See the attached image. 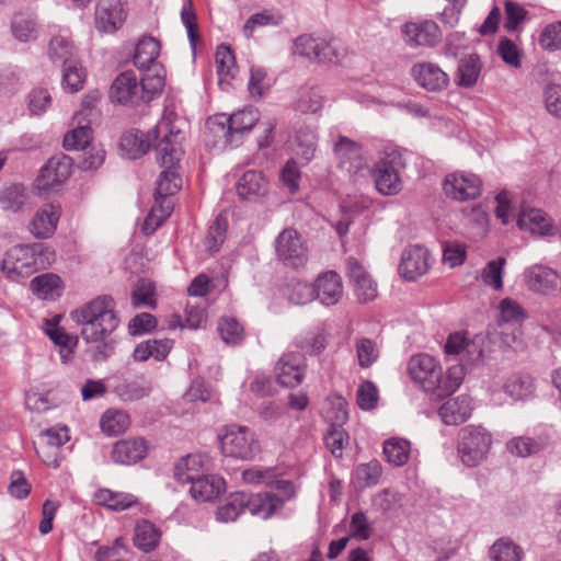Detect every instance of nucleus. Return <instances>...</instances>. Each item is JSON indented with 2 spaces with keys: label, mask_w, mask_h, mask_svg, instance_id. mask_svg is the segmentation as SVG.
<instances>
[{
  "label": "nucleus",
  "mask_w": 561,
  "mask_h": 561,
  "mask_svg": "<svg viewBox=\"0 0 561 561\" xmlns=\"http://www.w3.org/2000/svg\"><path fill=\"white\" fill-rule=\"evenodd\" d=\"M186 125L184 119L165 107L162 118L152 128L156 139H162L156 145L157 159L163 168L157 182L154 202H169L168 197L174 195L182 186V178L178 172L179 162L183 154L182 141L184 139L183 128Z\"/></svg>",
  "instance_id": "obj_1"
},
{
  "label": "nucleus",
  "mask_w": 561,
  "mask_h": 561,
  "mask_svg": "<svg viewBox=\"0 0 561 561\" xmlns=\"http://www.w3.org/2000/svg\"><path fill=\"white\" fill-rule=\"evenodd\" d=\"M70 317L81 327V336L84 342L98 344L93 354L95 360L111 356L114 351V341L110 336L119 324L112 297L100 296L71 311Z\"/></svg>",
  "instance_id": "obj_2"
},
{
  "label": "nucleus",
  "mask_w": 561,
  "mask_h": 561,
  "mask_svg": "<svg viewBox=\"0 0 561 561\" xmlns=\"http://www.w3.org/2000/svg\"><path fill=\"white\" fill-rule=\"evenodd\" d=\"M407 371L414 385L436 399L453 394L465 377L462 365H453L444 373L439 362L428 354L413 355L408 362Z\"/></svg>",
  "instance_id": "obj_3"
},
{
  "label": "nucleus",
  "mask_w": 561,
  "mask_h": 561,
  "mask_svg": "<svg viewBox=\"0 0 561 561\" xmlns=\"http://www.w3.org/2000/svg\"><path fill=\"white\" fill-rule=\"evenodd\" d=\"M47 252L42 244H16L5 252L1 271L9 280L22 282L45 267L42 255Z\"/></svg>",
  "instance_id": "obj_4"
},
{
  "label": "nucleus",
  "mask_w": 561,
  "mask_h": 561,
  "mask_svg": "<svg viewBox=\"0 0 561 561\" xmlns=\"http://www.w3.org/2000/svg\"><path fill=\"white\" fill-rule=\"evenodd\" d=\"M259 122V113L253 108L238 111L230 116L220 114L207 122V128L226 145L239 146Z\"/></svg>",
  "instance_id": "obj_5"
},
{
  "label": "nucleus",
  "mask_w": 561,
  "mask_h": 561,
  "mask_svg": "<svg viewBox=\"0 0 561 561\" xmlns=\"http://www.w3.org/2000/svg\"><path fill=\"white\" fill-rule=\"evenodd\" d=\"M224 456L249 461L260 453V443L255 433L248 426L230 424L220 430L218 435Z\"/></svg>",
  "instance_id": "obj_6"
},
{
  "label": "nucleus",
  "mask_w": 561,
  "mask_h": 561,
  "mask_svg": "<svg viewBox=\"0 0 561 561\" xmlns=\"http://www.w3.org/2000/svg\"><path fill=\"white\" fill-rule=\"evenodd\" d=\"M160 55V43L151 36H144L136 45L134 65L144 72L147 79V87L153 91H162L165 84V69L158 61Z\"/></svg>",
  "instance_id": "obj_7"
},
{
  "label": "nucleus",
  "mask_w": 561,
  "mask_h": 561,
  "mask_svg": "<svg viewBox=\"0 0 561 561\" xmlns=\"http://www.w3.org/2000/svg\"><path fill=\"white\" fill-rule=\"evenodd\" d=\"M492 446V435L482 426L467 425L458 432L457 451L461 462L476 467L488 456Z\"/></svg>",
  "instance_id": "obj_8"
},
{
  "label": "nucleus",
  "mask_w": 561,
  "mask_h": 561,
  "mask_svg": "<svg viewBox=\"0 0 561 561\" xmlns=\"http://www.w3.org/2000/svg\"><path fill=\"white\" fill-rule=\"evenodd\" d=\"M147 85L145 77L138 82L133 71H124L112 83L110 99L112 102L130 106L138 105L141 102L148 103L162 91H153Z\"/></svg>",
  "instance_id": "obj_9"
},
{
  "label": "nucleus",
  "mask_w": 561,
  "mask_h": 561,
  "mask_svg": "<svg viewBox=\"0 0 561 561\" xmlns=\"http://www.w3.org/2000/svg\"><path fill=\"white\" fill-rule=\"evenodd\" d=\"M404 168L402 157L397 151L386 152L375 165L366 172L374 180L376 190L385 196L398 194L402 190L401 171Z\"/></svg>",
  "instance_id": "obj_10"
},
{
  "label": "nucleus",
  "mask_w": 561,
  "mask_h": 561,
  "mask_svg": "<svg viewBox=\"0 0 561 561\" xmlns=\"http://www.w3.org/2000/svg\"><path fill=\"white\" fill-rule=\"evenodd\" d=\"M275 254L286 267L298 270L308 262L309 248L304 237L294 228H286L275 238Z\"/></svg>",
  "instance_id": "obj_11"
},
{
  "label": "nucleus",
  "mask_w": 561,
  "mask_h": 561,
  "mask_svg": "<svg viewBox=\"0 0 561 561\" xmlns=\"http://www.w3.org/2000/svg\"><path fill=\"white\" fill-rule=\"evenodd\" d=\"M277 494L267 491L248 495V511L251 515L267 519L279 512L285 502L291 500L295 494V486L290 481L277 482Z\"/></svg>",
  "instance_id": "obj_12"
},
{
  "label": "nucleus",
  "mask_w": 561,
  "mask_h": 561,
  "mask_svg": "<svg viewBox=\"0 0 561 561\" xmlns=\"http://www.w3.org/2000/svg\"><path fill=\"white\" fill-rule=\"evenodd\" d=\"M333 152L339 165L350 175H365L368 170V159L362 145L345 136H339L333 145Z\"/></svg>",
  "instance_id": "obj_13"
},
{
  "label": "nucleus",
  "mask_w": 561,
  "mask_h": 561,
  "mask_svg": "<svg viewBox=\"0 0 561 561\" xmlns=\"http://www.w3.org/2000/svg\"><path fill=\"white\" fill-rule=\"evenodd\" d=\"M443 191L448 198L457 202L476 199L482 193V181L474 173L455 171L445 176Z\"/></svg>",
  "instance_id": "obj_14"
},
{
  "label": "nucleus",
  "mask_w": 561,
  "mask_h": 561,
  "mask_svg": "<svg viewBox=\"0 0 561 561\" xmlns=\"http://www.w3.org/2000/svg\"><path fill=\"white\" fill-rule=\"evenodd\" d=\"M402 35L404 43L412 48L434 47L442 41L440 28L432 20L407 22L402 26Z\"/></svg>",
  "instance_id": "obj_15"
},
{
  "label": "nucleus",
  "mask_w": 561,
  "mask_h": 561,
  "mask_svg": "<svg viewBox=\"0 0 561 561\" xmlns=\"http://www.w3.org/2000/svg\"><path fill=\"white\" fill-rule=\"evenodd\" d=\"M527 287L541 295H552L561 290V277L549 266L535 264L524 272Z\"/></svg>",
  "instance_id": "obj_16"
},
{
  "label": "nucleus",
  "mask_w": 561,
  "mask_h": 561,
  "mask_svg": "<svg viewBox=\"0 0 561 561\" xmlns=\"http://www.w3.org/2000/svg\"><path fill=\"white\" fill-rule=\"evenodd\" d=\"M72 161L67 156L51 157L41 169L37 185L44 191H55L71 174Z\"/></svg>",
  "instance_id": "obj_17"
},
{
  "label": "nucleus",
  "mask_w": 561,
  "mask_h": 561,
  "mask_svg": "<svg viewBox=\"0 0 561 561\" xmlns=\"http://www.w3.org/2000/svg\"><path fill=\"white\" fill-rule=\"evenodd\" d=\"M94 15L96 30L105 34H112L119 30L126 20V12L121 0H99Z\"/></svg>",
  "instance_id": "obj_18"
},
{
  "label": "nucleus",
  "mask_w": 561,
  "mask_h": 561,
  "mask_svg": "<svg viewBox=\"0 0 561 561\" xmlns=\"http://www.w3.org/2000/svg\"><path fill=\"white\" fill-rule=\"evenodd\" d=\"M415 82L430 92H439L449 84V76L436 64L430 61L416 62L411 68Z\"/></svg>",
  "instance_id": "obj_19"
},
{
  "label": "nucleus",
  "mask_w": 561,
  "mask_h": 561,
  "mask_svg": "<svg viewBox=\"0 0 561 561\" xmlns=\"http://www.w3.org/2000/svg\"><path fill=\"white\" fill-rule=\"evenodd\" d=\"M306 363L299 353H286L275 366V376L279 385L284 387H296L305 377Z\"/></svg>",
  "instance_id": "obj_20"
},
{
  "label": "nucleus",
  "mask_w": 561,
  "mask_h": 561,
  "mask_svg": "<svg viewBox=\"0 0 561 561\" xmlns=\"http://www.w3.org/2000/svg\"><path fill=\"white\" fill-rule=\"evenodd\" d=\"M60 216L59 205L44 204L35 211L28 224L30 233L36 239L50 238L57 229Z\"/></svg>",
  "instance_id": "obj_21"
},
{
  "label": "nucleus",
  "mask_w": 561,
  "mask_h": 561,
  "mask_svg": "<svg viewBox=\"0 0 561 561\" xmlns=\"http://www.w3.org/2000/svg\"><path fill=\"white\" fill-rule=\"evenodd\" d=\"M428 256L427 249L422 245L408 247L401 256L400 274L409 280L424 275L430 268Z\"/></svg>",
  "instance_id": "obj_22"
},
{
  "label": "nucleus",
  "mask_w": 561,
  "mask_h": 561,
  "mask_svg": "<svg viewBox=\"0 0 561 561\" xmlns=\"http://www.w3.org/2000/svg\"><path fill=\"white\" fill-rule=\"evenodd\" d=\"M295 53L318 61H334L337 57L331 42L311 35H301L295 41Z\"/></svg>",
  "instance_id": "obj_23"
},
{
  "label": "nucleus",
  "mask_w": 561,
  "mask_h": 561,
  "mask_svg": "<svg viewBox=\"0 0 561 561\" xmlns=\"http://www.w3.org/2000/svg\"><path fill=\"white\" fill-rule=\"evenodd\" d=\"M148 453L147 442L141 437L121 439L113 445L114 462L130 466L142 460Z\"/></svg>",
  "instance_id": "obj_24"
},
{
  "label": "nucleus",
  "mask_w": 561,
  "mask_h": 561,
  "mask_svg": "<svg viewBox=\"0 0 561 561\" xmlns=\"http://www.w3.org/2000/svg\"><path fill=\"white\" fill-rule=\"evenodd\" d=\"M517 226L533 234L547 237L554 234L552 219L541 209L524 208L517 218Z\"/></svg>",
  "instance_id": "obj_25"
},
{
  "label": "nucleus",
  "mask_w": 561,
  "mask_h": 561,
  "mask_svg": "<svg viewBox=\"0 0 561 561\" xmlns=\"http://www.w3.org/2000/svg\"><path fill=\"white\" fill-rule=\"evenodd\" d=\"M472 413V401L467 396H458L442 404L438 415L446 425H458L466 422Z\"/></svg>",
  "instance_id": "obj_26"
},
{
  "label": "nucleus",
  "mask_w": 561,
  "mask_h": 561,
  "mask_svg": "<svg viewBox=\"0 0 561 561\" xmlns=\"http://www.w3.org/2000/svg\"><path fill=\"white\" fill-rule=\"evenodd\" d=\"M190 483L192 497L199 502L213 501L226 489L225 480L216 474H201Z\"/></svg>",
  "instance_id": "obj_27"
},
{
  "label": "nucleus",
  "mask_w": 561,
  "mask_h": 561,
  "mask_svg": "<svg viewBox=\"0 0 561 561\" xmlns=\"http://www.w3.org/2000/svg\"><path fill=\"white\" fill-rule=\"evenodd\" d=\"M314 295L325 306L335 305L343 295L341 277L332 271L323 273L314 283Z\"/></svg>",
  "instance_id": "obj_28"
},
{
  "label": "nucleus",
  "mask_w": 561,
  "mask_h": 561,
  "mask_svg": "<svg viewBox=\"0 0 561 561\" xmlns=\"http://www.w3.org/2000/svg\"><path fill=\"white\" fill-rule=\"evenodd\" d=\"M209 458L203 454H190L174 465V478L180 483H190L208 467Z\"/></svg>",
  "instance_id": "obj_29"
},
{
  "label": "nucleus",
  "mask_w": 561,
  "mask_h": 561,
  "mask_svg": "<svg viewBox=\"0 0 561 561\" xmlns=\"http://www.w3.org/2000/svg\"><path fill=\"white\" fill-rule=\"evenodd\" d=\"M236 188L240 198L253 199L267 193L268 182L262 172L250 170L243 173Z\"/></svg>",
  "instance_id": "obj_30"
},
{
  "label": "nucleus",
  "mask_w": 561,
  "mask_h": 561,
  "mask_svg": "<svg viewBox=\"0 0 561 561\" xmlns=\"http://www.w3.org/2000/svg\"><path fill=\"white\" fill-rule=\"evenodd\" d=\"M149 138L154 139L157 144L162 139L161 136L156 139L152 130L147 136L142 131L135 130L123 135L119 147L128 159H137L150 149Z\"/></svg>",
  "instance_id": "obj_31"
},
{
  "label": "nucleus",
  "mask_w": 561,
  "mask_h": 561,
  "mask_svg": "<svg viewBox=\"0 0 561 561\" xmlns=\"http://www.w3.org/2000/svg\"><path fill=\"white\" fill-rule=\"evenodd\" d=\"M324 96L319 87L305 85L297 91L294 102L296 111L304 114H316L322 110Z\"/></svg>",
  "instance_id": "obj_32"
},
{
  "label": "nucleus",
  "mask_w": 561,
  "mask_h": 561,
  "mask_svg": "<svg viewBox=\"0 0 561 561\" xmlns=\"http://www.w3.org/2000/svg\"><path fill=\"white\" fill-rule=\"evenodd\" d=\"M30 198L27 188L23 184H10L0 190V207L10 213H20Z\"/></svg>",
  "instance_id": "obj_33"
},
{
  "label": "nucleus",
  "mask_w": 561,
  "mask_h": 561,
  "mask_svg": "<svg viewBox=\"0 0 561 561\" xmlns=\"http://www.w3.org/2000/svg\"><path fill=\"white\" fill-rule=\"evenodd\" d=\"M318 135L314 127L305 126L297 130L294 139V151L304 163H309L317 151Z\"/></svg>",
  "instance_id": "obj_34"
},
{
  "label": "nucleus",
  "mask_w": 561,
  "mask_h": 561,
  "mask_svg": "<svg viewBox=\"0 0 561 561\" xmlns=\"http://www.w3.org/2000/svg\"><path fill=\"white\" fill-rule=\"evenodd\" d=\"M30 287L38 298L54 300L61 295V278L56 274L46 273L33 278Z\"/></svg>",
  "instance_id": "obj_35"
},
{
  "label": "nucleus",
  "mask_w": 561,
  "mask_h": 561,
  "mask_svg": "<svg viewBox=\"0 0 561 561\" xmlns=\"http://www.w3.org/2000/svg\"><path fill=\"white\" fill-rule=\"evenodd\" d=\"M96 504L111 511H125L137 504V499L130 493L113 492L108 489H101L94 494Z\"/></svg>",
  "instance_id": "obj_36"
},
{
  "label": "nucleus",
  "mask_w": 561,
  "mask_h": 561,
  "mask_svg": "<svg viewBox=\"0 0 561 561\" xmlns=\"http://www.w3.org/2000/svg\"><path fill=\"white\" fill-rule=\"evenodd\" d=\"M503 390L513 400H526L533 397L535 385L529 375L516 373L505 380Z\"/></svg>",
  "instance_id": "obj_37"
},
{
  "label": "nucleus",
  "mask_w": 561,
  "mask_h": 561,
  "mask_svg": "<svg viewBox=\"0 0 561 561\" xmlns=\"http://www.w3.org/2000/svg\"><path fill=\"white\" fill-rule=\"evenodd\" d=\"M480 72V58L474 54L467 55L459 61L455 81L459 87L472 88L477 83Z\"/></svg>",
  "instance_id": "obj_38"
},
{
  "label": "nucleus",
  "mask_w": 561,
  "mask_h": 561,
  "mask_svg": "<svg viewBox=\"0 0 561 561\" xmlns=\"http://www.w3.org/2000/svg\"><path fill=\"white\" fill-rule=\"evenodd\" d=\"M13 36L23 43L34 41L38 35L37 18L32 13H16L12 20Z\"/></svg>",
  "instance_id": "obj_39"
},
{
  "label": "nucleus",
  "mask_w": 561,
  "mask_h": 561,
  "mask_svg": "<svg viewBox=\"0 0 561 561\" xmlns=\"http://www.w3.org/2000/svg\"><path fill=\"white\" fill-rule=\"evenodd\" d=\"M411 444L409 440L399 437H392L383 443V455L386 460L394 466L405 465L410 458Z\"/></svg>",
  "instance_id": "obj_40"
},
{
  "label": "nucleus",
  "mask_w": 561,
  "mask_h": 561,
  "mask_svg": "<svg viewBox=\"0 0 561 561\" xmlns=\"http://www.w3.org/2000/svg\"><path fill=\"white\" fill-rule=\"evenodd\" d=\"M248 494L237 492L231 494L217 510V519L220 522H233L248 510Z\"/></svg>",
  "instance_id": "obj_41"
},
{
  "label": "nucleus",
  "mask_w": 561,
  "mask_h": 561,
  "mask_svg": "<svg viewBox=\"0 0 561 561\" xmlns=\"http://www.w3.org/2000/svg\"><path fill=\"white\" fill-rule=\"evenodd\" d=\"M100 426L104 434L116 436L128 430L130 419L123 410H107L100 420Z\"/></svg>",
  "instance_id": "obj_42"
},
{
  "label": "nucleus",
  "mask_w": 561,
  "mask_h": 561,
  "mask_svg": "<svg viewBox=\"0 0 561 561\" xmlns=\"http://www.w3.org/2000/svg\"><path fill=\"white\" fill-rule=\"evenodd\" d=\"M160 540L159 529L148 520H140L136 524L134 543L142 551L153 550Z\"/></svg>",
  "instance_id": "obj_43"
},
{
  "label": "nucleus",
  "mask_w": 561,
  "mask_h": 561,
  "mask_svg": "<svg viewBox=\"0 0 561 561\" xmlns=\"http://www.w3.org/2000/svg\"><path fill=\"white\" fill-rule=\"evenodd\" d=\"M328 344V334L323 329L317 328L299 335L296 345L309 355H318L324 351Z\"/></svg>",
  "instance_id": "obj_44"
},
{
  "label": "nucleus",
  "mask_w": 561,
  "mask_h": 561,
  "mask_svg": "<svg viewBox=\"0 0 561 561\" xmlns=\"http://www.w3.org/2000/svg\"><path fill=\"white\" fill-rule=\"evenodd\" d=\"M46 334L56 345L60 346L61 358L66 362L78 344V336L67 333L51 321L47 322Z\"/></svg>",
  "instance_id": "obj_45"
},
{
  "label": "nucleus",
  "mask_w": 561,
  "mask_h": 561,
  "mask_svg": "<svg viewBox=\"0 0 561 561\" xmlns=\"http://www.w3.org/2000/svg\"><path fill=\"white\" fill-rule=\"evenodd\" d=\"M491 561H520L523 550L512 539L502 537L490 548Z\"/></svg>",
  "instance_id": "obj_46"
},
{
  "label": "nucleus",
  "mask_w": 561,
  "mask_h": 561,
  "mask_svg": "<svg viewBox=\"0 0 561 561\" xmlns=\"http://www.w3.org/2000/svg\"><path fill=\"white\" fill-rule=\"evenodd\" d=\"M116 392L123 401H137L150 394L151 385L146 378L139 377L118 385Z\"/></svg>",
  "instance_id": "obj_47"
},
{
  "label": "nucleus",
  "mask_w": 561,
  "mask_h": 561,
  "mask_svg": "<svg viewBox=\"0 0 561 561\" xmlns=\"http://www.w3.org/2000/svg\"><path fill=\"white\" fill-rule=\"evenodd\" d=\"M286 298L295 305H306L316 298L314 285L301 279H291L284 288Z\"/></svg>",
  "instance_id": "obj_48"
},
{
  "label": "nucleus",
  "mask_w": 561,
  "mask_h": 561,
  "mask_svg": "<svg viewBox=\"0 0 561 561\" xmlns=\"http://www.w3.org/2000/svg\"><path fill=\"white\" fill-rule=\"evenodd\" d=\"M242 480L245 483L254 485H266L277 489V482L283 480L277 479V473L274 468L251 467L242 472Z\"/></svg>",
  "instance_id": "obj_49"
},
{
  "label": "nucleus",
  "mask_w": 561,
  "mask_h": 561,
  "mask_svg": "<svg viewBox=\"0 0 561 561\" xmlns=\"http://www.w3.org/2000/svg\"><path fill=\"white\" fill-rule=\"evenodd\" d=\"M70 439L68 435V428L64 427H51L41 433V443L36 448L37 455L44 458L45 449L59 448Z\"/></svg>",
  "instance_id": "obj_50"
},
{
  "label": "nucleus",
  "mask_w": 561,
  "mask_h": 561,
  "mask_svg": "<svg viewBox=\"0 0 561 561\" xmlns=\"http://www.w3.org/2000/svg\"><path fill=\"white\" fill-rule=\"evenodd\" d=\"M217 330L226 344L237 345L244 339V328L234 318L224 317L218 321Z\"/></svg>",
  "instance_id": "obj_51"
},
{
  "label": "nucleus",
  "mask_w": 561,
  "mask_h": 561,
  "mask_svg": "<svg viewBox=\"0 0 561 561\" xmlns=\"http://www.w3.org/2000/svg\"><path fill=\"white\" fill-rule=\"evenodd\" d=\"M172 213V203L162 201L161 203H156V205L151 208L150 213L145 218L141 230L145 234L153 233L162 222L171 215Z\"/></svg>",
  "instance_id": "obj_52"
},
{
  "label": "nucleus",
  "mask_w": 561,
  "mask_h": 561,
  "mask_svg": "<svg viewBox=\"0 0 561 561\" xmlns=\"http://www.w3.org/2000/svg\"><path fill=\"white\" fill-rule=\"evenodd\" d=\"M85 70L76 60L64 64L62 87L70 92H78L83 88Z\"/></svg>",
  "instance_id": "obj_53"
},
{
  "label": "nucleus",
  "mask_w": 561,
  "mask_h": 561,
  "mask_svg": "<svg viewBox=\"0 0 561 561\" xmlns=\"http://www.w3.org/2000/svg\"><path fill=\"white\" fill-rule=\"evenodd\" d=\"M228 228L227 218L222 215H218L214 222L209 226L207 236L205 238V247L210 253H215L219 250L226 238V231Z\"/></svg>",
  "instance_id": "obj_54"
},
{
  "label": "nucleus",
  "mask_w": 561,
  "mask_h": 561,
  "mask_svg": "<svg viewBox=\"0 0 561 561\" xmlns=\"http://www.w3.org/2000/svg\"><path fill=\"white\" fill-rule=\"evenodd\" d=\"M506 261L504 257H497L490 261L481 272V279L483 284L500 290L503 287V267Z\"/></svg>",
  "instance_id": "obj_55"
},
{
  "label": "nucleus",
  "mask_w": 561,
  "mask_h": 561,
  "mask_svg": "<svg viewBox=\"0 0 561 561\" xmlns=\"http://www.w3.org/2000/svg\"><path fill=\"white\" fill-rule=\"evenodd\" d=\"M92 139V129L89 125H81L68 131L64 137L66 150L84 149Z\"/></svg>",
  "instance_id": "obj_56"
},
{
  "label": "nucleus",
  "mask_w": 561,
  "mask_h": 561,
  "mask_svg": "<svg viewBox=\"0 0 561 561\" xmlns=\"http://www.w3.org/2000/svg\"><path fill=\"white\" fill-rule=\"evenodd\" d=\"M48 55L53 61H62L65 62L71 61L73 55V45L72 42L65 36H55L49 42L48 46Z\"/></svg>",
  "instance_id": "obj_57"
},
{
  "label": "nucleus",
  "mask_w": 561,
  "mask_h": 561,
  "mask_svg": "<svg viewBox=\"0 0 561 561\" xmlns=\"http://www.w3.org/2000/svg\"><path fill=\"white\" fill-rule=\"evenodd\" d=\"M357 481L365 488L378 484L381 474L382 466L378 460H371L367 463H362L355 471Z\"/></svg>",
  "instance_id": "obj_58"
},
{
  "label": "nucleus",
  "mask_w": 561,
  "mask_h": 561,
  "mask_svg": "<svg viewBox=\"0 0 561 561\" xmlns=\"http://www.w3.org/2000/svg\"><path fill=\"white\" fill-rule=\"evenodd\" d=\"M217 72L220 78L234 77L236 59L231 48L227 45H219L216 51Z\"/></svg>",
  "instance_id": "obj_59"
},
{
  "label": "nucleus",
  "mask_w": 561,
  "mask_h": 561,
  "mask_svg": "<svg viewBox=\"0 0 561 561\" xmlns=\"http://www.w3.org/2000/svg\"><path fill=\"white\" fill-rule=\"evenodd\" d=\"M543 445L530 437H515L507 443V449L512 455L518 457H528L539 453Z\"/></svg>",
  "instance_id": "obj_60"
},
{
  "label": "nucleus",
  "mask_w": 561,
  "mask_h": 561,
  "mask_svg": "<svg viewBox=\"0 0 561 561\" xmlns=\"http://www.w3.org/2000/svg\"><path fill=\"white\" fill-rule=\"evenodd\" d=\"M539 45L545 50L554 51L561 48V21L552 22L540 33Z\"/></svg>",
  "instance_id": "obj_61"
},
{
  "label": "nucleus",
  "mask_w": 561,
  "mask_h": 561,
  "mask_svg": "<svg viewBox=\"0 0 561 561\" xmlns=\"http://www.w3.org/2000/svg\"><path fill=\"white\" fill-rule=\"evenodd\" d=\"M497 54L510 67L519 68L522 66L523 53L510 38H500L497 44Z\"/></svg>",
  "instance_id": "obj_62"
},
{
  "label": "nucleus",
  "mask_w": 561,
  "mask_h": 561,
  "mask_svg": "<svg viewBox=\"0 0 561 561\" xmlns=\"http://www.w3.org/2000/svg\"><path fill=\"white\" fill-rule=\"evenodd\" d=\"M526 318L523 308L514 300L505 298L499 306V323H520Z\"/></svg>",
  "instance_id": "obj_63"
},
{
  "label": "nucleus",
  "mask_w": 561,
  "mask_h": 561,
  "mask_svg": "<svg viewBox=\"0 0 561 561\" xmlns=\"http://www.w3.org/2000/svg\"><path fill=\"white\" fill-rule=\"evenodd\" d=\"M373 533V524L362 511L355 512L350 520V535L358 540H367Z\"/></svg>",
  "instance_id": "obj_64"
}]
</instances>
